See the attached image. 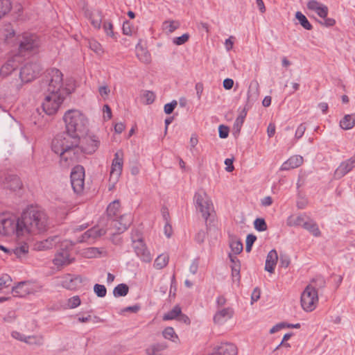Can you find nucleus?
<instances>
[{
    "label": "nucleus",
    "mask_w": 355,
    "mask_h": 355,
    "mask_svg": "<svg viewBox=\"0 0 355 355\" xmlns=\"http://www.w3.org/2000/svg\"><path fill=\"white\" fill-rule=\"evenodd\" d=\"M234 314L232 308L227 307L218 310L214 316V322L216 324H222L227 319H230Z\"/></svg>",
    "instance_id": "nucleus-23"
},
{
    "label": "nucleus",
    "mask_w": 355,
    "mask_h": 355,
    "mask_svg": "<svg viewBox=\"0 0 355 355\" xmlns=\"http://www.w3.org/2000/svg\"><path fill=\"white\" fill-rule=\"evenodd\" d=\"M12 292L14 296L24 297L29 292L25 282H20L17 286L12 287Z\"/></svg>",
    "instance_id": "nucleus-32"
},
{
    "label": "nucleus",
    "mask_w": 355,
    "mask_h": 355,
    "mask_svg": "<svg viewBox=\"0 0 355 355\" xmlns=\"http://www.w3.org/2000/svg\"><path fill=\"white\" fill-rule=\"evenodd\" d=\"M123 33L126 35H131L132 33V26L128 21H125L122 27Z\"/></svg>",
    "instance_id": "nucleus-57"
},
{
    "label": "nucleus",
    "mask_w": 355,
    "mask_h": 355,
    "mask_svg": "<svg viewBox=\"0 0 355 355\" xmlns=\"http://www.w3.org/2000/svg\"><path fill=\"white\" fill-rule=\"evenodd\" d=\"M301 306L306 312L313 311L318 302V291L312 285H308L301 295Z\"/></svg>",
    "instance_id": "nucleus-9"
},
{
    "label": "nucleus",
    "mask_w": 355,
    "mask_h": 355,
    "mask_svg": "<svg viewBox=\"0 0 355 355\" xmlns=\"http://www.w3.org/2000/svg\"><path fill=\"white\" fill-rule=\"evenodd\" d=\"M142 98L144 100L145 104L150 105L155 101V94L151 91L145 90L142 94Z\"/></svg>",
    "instance_id": "nucleus-45"
},
{
    "label": "nucleus",
    "mask_w": 355,
    "mask_h": 355,
    "mask_svg": "<svg viewBox=\"0 0 355 355\" xmlns=\"http://www.w3.org/2000/svg\"><path fill=\"white\" fill-rule=\"evenodd\" d=\"M246 115H247V109L245 107H244L243 109V110L241 112L239 116L236 118V119L234 123V126H233V130L234 131V134H237V135L239 134L241 128L243 125V123L244 122V119H245Z\"/></svg>",
    "instance_id": "nucleus-30"
},
{
    "label": "nucleus",
    "mask_w": 355,
    "mask_h": 355,
    "mask_svg": "<svg viewBox=\"0 0 355 355\" xmlns=\"http://www.w3.org/2000/svg\"><path fill=\"white\" fill-rule=\"evenodd\" d=\"M189 33H184L180 37H176L173 39V42L174 44L180 46L185 44L189 39Z\"/></svg>",
    "instance_id": "nucleus-49"
},
{
    "label": "nucleus",
    "mask_w": 355,
    "mask_h": 355,
    "mask_svg": "<svg viewBox=\"0 0 355 355\" xmlns=\"http://www.w3.org/2000/svg\"><path fill=\"white\" fill-rule=\"evenodd\" d=\"M73 258H71L69 251L65 249H62L55 254L53 261L56 266L62 267L69 265L73 261Z\"/></svg>",
    "instance_id": "nucleus-20"
},
{
    "label": "nucleus",
    "mask_w": 355,
    "mask_h": 355,
    "mask_svg": "<svg viewBox=\"0 0 355 355\" xmlns=\"http://www.w3.org/2000/svg\"><path fill=\"white\" fill-rule=\"evenodd\" d=\"M302 227L311 232L314 236H320L321 232L320 231L318 225L313 220H309L303 223Z\"/></svg>",
    "instance_id": "nucleus-31"
},
{
    "label": "nucleus",
    "mask_w": 355,
    "mask_h": 355,
    "mask_svg": "<svg viewBox=\"0 0 355 355\" xmlns=\"http://www.w3.org/2000/svg\"><path fill=\"white\" fill-rule=\"evenodd\" d=\"M103 26L107 35L115 37V34L113 31V25L110 21H104Z\"/></svg>",
    "instance_id": "nucleus-51"
},
{
    "label": "nucleus",
    "mask_w": 355,
    "mask_h": 355,
    "mask_svg": "<svg viewBox=\"0 0 355 355\" xmlns=\"http://www.w3.org/2000/svg\"><path fill=\"white\" fill-rule=\"evenodd\" d=\"M206 237V232L203 230H200L195 236V240L198 243H202L204 242Z\"/></svg>",
    "instance_id": "nucleus-59"
},
{
    "label": "nucleus",
    "mask_w": 355,
    "mask_h": 355,
    "mask_svg": "<svg viewBox=\"0 0 355 355\" xmlns=\"http://www.w3.org/2000/svg\"><path fill=\"white\" fill-rule=\"evenodd\" d=\"M98 92H99V94H101V96L102 97L105 98V96H108V94L110 92V89H109V87L107 85H104V86H101L98 88Z\"/></svg>",
    "instance_id": "nucleus-64"
},
{
    "label": "nucleus",
    "mask_w": 355,
    "mask_h": 355,
    "mask_svg": "<svg viewBox=\"0 0 355 355\" xmlns=\"http://www.w3.org/2000/svg\"><path fill=\"white\" fill-rule=\"evenodd\" d=\"M290 264V259L285 254H280L279 265L282 268H287Z\"/></svg>",
    "instance_id": "nucleus-56"
},
{
    "label": "nucleus",
    "mask_w": 355,
    "mask_h": 355,
    "mask_svg": "<svg viewBox=\"0 0 355 355\" xmlns=\"http://www.w3.org/2000/svg\"><path fill=\"white\" fill-rule=\"evenodd\" d=\"M120 203L119 200H114L111 202L107 208V218H114L117 217L119 212Z\"/></svg>",
    "instance_id": "nucleus-29"
},
{
    "label": "nucleus",
    "mask_w": 355,
    "mask_h": 355,
    "mask_svg": "<svg viewBox=\"0 0 355 355\" xmlns=\"http://www.w3.org/2000/svg\"><path fill=\"white\" fill-rule=\"evenodd\" d=\"M2 184L4 188L11 191H17L22 187V183L19 177L15 175H6L2 180Z\"/></svg>",
    "instance_id": "nucleus-17"
},
{
    "label": "nucleus",
    "mask_w": 355,
    "mask_h": 355,
    "mask_svg": "<svg viewBox=\"0 0 355 355\" xmlns=\"http://www.w3.org/2000/svg\"><path fill=\"white\" fill-rule=\"evenodd\" d=\"M137 57L141 62L145 64H148L151 61L150 54L142 48L137 51Z\"/></svg>",
    "instance_id": "nucleus-44"
},
{
    "label": "nucleus",
    "mask_w": 355,
    "mask_h": 355,
    "mask_svg": "<svg viewBox=\"0 0 355 355\" xmlns=\"http://www.w3.org/2000/svg\"><path fill=\"white\" fill-rule=\"evenodd\" d=\"M257 240L256 236L254 234H248L246 237V246L245 250L249 252L251 251L252 246L254 241Z\"/></svg>",
    "instance_id": "nucleus-52"
},
{
    "label": "nucleus",
    "mask_w": 355,
    "mask_h": 355,
    "mask_svg": "<svg viewBox=\"0 0 355 355\" xmlns=\"http://www.w3.org/2000/svg\"><path fill=\"white\" fill-rule=\"evenodd\" d=\"M194 200L197 210L202 214V216L207 221L214 209L211 200L205 193H197L194 196Z\"/></svg>",
    "instance_id": "nucleus-10"
},
{
    "label": "nucleus",
    "mask_w": 355,
    "mask_h": 355,
    "mask_svg": "<svg viewBox=\"0 0 355 355\" xmlns=\"http://www.w3.org/2000/svg\"><path fill=\"white\" fill-rule=\"evenodd\" d=\"M69 94V91H63L60 94L47 93L42 105L43 111L48 115L55 114Z\"/></svg>",
    "instance_id": "nucleus-7"
},
{
    "label": "nucleus",
    "mask_w": 355,
    "mask_h": 355,
    "mask_svg": "<svg viewBox=\"0 0 355 355\" xmlns=\"http://www.w3.org/2000/svg\"><path fill=\"white\" fill-rule=\"evenodd\" d=\"M261 291L258 288H255L251 295V303L253 304L254 302H257L260 298Z\"/></svg>",
    "instance_id": "nucleus-62"
},
{
    "label": "nucleus",
    "mask_w": 355,
    "mask_h": 355,
    "mask_svg": "<svg viewBox=\"0 0 355 355\" xmlns=\"http://www.w3.org/2000/svg\"><path fill=\"white\" fill-rule=\"evenodd\" d=\"M254 228L259 232L267 230V224L263 218H258L254 222Z\"/></svg>",
    "instance_id": "nucleus-46"
},
{
    "label": "nucleus",
    "mask_w": 355,
    "mask_h": 355,
    "mask_svg": "<svg viewBox=\"0 0 355 355\" xmlns=\"http://www.w3.org/2000/svg\"><path fill=\"white\" fill-rule=\"evenodd\" d=\"M296 19L299 21L301 26L306 30H311L313 28L312 25L310 24L307 18L301 12H297L295 14Z\"/></svg>",
    "instance_id": "nucleus-40"
},
{
    "label": "nucleus",
    "mask_w": 355,
    "mask_h": 355,
    "mask_svg": "<svg viewBox=\"0 0 355 355\" xmlns=\"http://www.w3.org/2000/svg\"><path fill=\"white\" fill-rule=\"evenodd\" d=\"M70 178L73 191L76 193H80L83 191L85 185V169L83 166L80 165L74 166L71 172Z\"/></svg>",
    "instance_id": "nucleus-12"
},
{
    "label": "nucleus",
    "mask_w": 355,
    "mask_h": 355,
    "mask_svg": "<svg viewBox=\"0 0 355 355\" xmlns=\"http://www.w3.org/2000/svg\"><path fill=\"white\" fill-rule=\"evenodd\" d=\"M80 144V136L67 132L57 135L53 139L51 150L60 155L62 167L68 168L78 160L81 154Z\"/></svg>",
    "instance_id": "nucleus-1"
},
{
    "label": "nucleus",
    "mask_w": 355,
    "mask_h": 355,
    "mask_svg": "<svg viewBox=\"0 0 355 355\" xmlns=\"http://www.w3.org/2000/svg\"><path fill=\"white\" fill-rule=\"evenodd\" d=\"M17 44L19 55L21 57L36 53L41 42L35 34L24 33L17 37Z\"/></svg>",
    "instance_id": "nucleus-6"
},
{
    "label": "nucleus",
    "mask_w": 355,
    "mask_h": 355,
    "mask_svg": "<svg viewBox=\"0 0 355 355\" xmlns=\"http://www.w3.org/2000/svg\"><path fill=\"white\" fill-rule=\"evenodd\" d=\"M230 246L235 255L240 254L243 250L242 242L235 237L231 239Z\"/></svg>",
    "instance_id": "nucleus-42"
},
{
    "label": "nucleus",
    "mask_w": 355,
    "mask_h": 355,
    "mask_svg": "<svg viewBox=\"0 0 355 355\" xmlns=\"http://www.w3.org/2000/svg\"><path fill=\"white\" fill-rule=\"evenodd\" d=\"M66 125V132L71 135L80 136L85 132L87 120L85 116L78 110H69L63 116Z\"/></svg>",
    "instance_id": "nucleus-3"
},
{
    "label": "nucleus",
    "mask_w": 355,
    "mask_h": 355,
    "mask_svg": "<svg viewBox=\"0 0 355 355\" xmlns=\"http://www.w3.org/2000/svg\"><path fill=\"white\" fill-rule=\"evenodd\" d=\"M303 163V157L300 155H294L284 162L280 169L282 171H288L300 166Z\"/></svg>",
    "instance_id": "nucleus-25"
},
{
    "label": "nucleus",
    "mask_w": 355,
    "mask_h": 355,
    "mask_svg": "<svg viewBox=\"0 0 355 355\" xmlns=\"http://www.w3.org/2000/svg\"><path fill=\"white\" fill-rule=\"evenodd\" d=\"M237 355L238 349L236 346L232 343H221L220 345L214 348V352L211 355Z\"/></svg>",
    "instance_id": "nucleus-18"
},
{
    "label": "nucleus",
    "mask_w": 355,
    "mask_h": 355,
    "mask_svg": "<svg viewBox=\"0 0 355 355\" xmlns=\"http://www.w3.org/2000/svg\"><path fill=\"white\" fill-rule=\"evenodd\" d=\"M87 146L85 147H80L81 153L83 152L86 153L87 154L93 153L96 150L100 144L99 140L96 136H89L88 137L85 138Z\"/></svg>",
    "instance_id": "nucleus-24"
},
{
    "label": "nucleus",
    "mask_w": 355,
    "mask_h": 355,
    "mask_svg": "<svg viewBox=\"0 0 355 355\" xmlns=\"http://www.w3.org/2000/svg\"><path fill=\"white\" fill-rule=\"evenodd\" d=\"M62 85L63 74L59 69L52 68L46 71L41 88L47 93L60 94L63 91H68L67 88L62 87Z\"/></svg>",
    "instance_id": "nucleus-5"
},
{
    "label": "nucleus",
    "mask_w": 355,
    "mask_h": 355,
    "mask_svg": "<svg viewBox=\"0 0 355 355\" xmlns=\"http://www.w3.org/2000/svg\"><path fill=\"white\" fill-rule=\"evenodd\" d=\"M178 105V102L175 100L172 101L169 103L165 104L164 107V111L166 114H171Z\"/></svg>",
    "instance_id": "nucleus-53"
},
{
    "label": "nucleus",
    "mask_w": 355,
    "mask_h": 355,
    "mask_svg": "<svg viewBox=\"0 0 355 355\" xmlns=\"http://www.w3.org/2000/svg\"><path fill=\"white\" fill-rule=\"evenodd\" d=\"M59 242L60 239L58 236H50L46 239L34 243L33 249L37 251L47 250L53 248Z\"/></svg>",
    "instance_id": "nucleus-16"
},
{
    "label": "nucleus",
    "mask_w": 355,
    "mask_h": 355,
    "mask_svg": "<svg viewBox=\"0 0 355 355\" xmlns=\"http://www.w3.org/2000/svg\"><path fill=\"white\" fill-rule=\"evenodd\" d=\"M278 260L277 252L275 250H270L266 257L265 270L270 273L274 272Z\"/></svg>",
    "instance_id": "nucleus-26"
},
{
    "label": "nucleus",
    "mask_w": 355,
    "mask_h": 355,
    "mask_svg": "<svg viewBox=\"0 0 355 355\" xmlns=\"http://www.w3.org/2000/svg\"><path fill=\"white\" fill-rule=\"evenodd\" d=\"M162 336L165 339L171 340L173 343H178L180 341L178 336L175 332V330L171 327H166L162 331Z\"/></svg>",
    "instance_id": "nucleus-33"
},
{
    "label": "nucleus",
    "mask_w": 355,
    "mask_h": 355,
    "mask_svg": "<svg viewBox=\"0 0 355 355\" xmlns=\"http://www.w3.org/2000/svg\"><path fill=\"white\" fill-rule=\"evenodd\" d=\"M355 167V158L354 157L343 162L334 172L335 179H340Z\"/></svg>",
    "instance_id": "nucleus-15"
},
{
    "label": "nucleus",
    "mask_w": 355,
    "mask_h": 355,
    "mask_svg": "<svg viewBox=\"0 0 355 355\" xmlns=\"http://www.w3.org/2000/svg\"><path fill=\"white\" fill-rule=\"evenodd\" d=\"M108 232L107 228L99 227V226H94L88 230L89 236H91L92 240L101 237Z\"/></svg>",
    "instance_id": "nucleus-36"
},
{
    "label": "nucleus",
    "mask_w": 355,
    "mask_h": 355,
    "mask_svg": "<svg viewBox=\"0 0 355 355\" xmlns=\"http://www.w3.org/2000/svg\"><path fill=\"white\" fill-rule=\"evenodd\" d=\"M25 343L30 345L41 346L44 344V337L41 335L28 336Z\"/></svg>",
    "instance_id": "nucleus-38"
},
{
    "label": "nucleus",
    "mask_w": 355,
    "mask_h": 355,
    "mask_svg": "<svg viewBox=\"0 0 355 355\" xmlns=\"http://www.w3.org/2000/svg\"><path fill=\"white\" fill-rule=\"evenodd\" d=\"M12 8L10 0H0V19L8 14Z\"/></svg>",
    "instance_id": "nucleus-43"
},
{
    "label": "nucleus",
    "mask_w": 355,
    "mask_h": 355,
    "mask_svg": "<svg viewBox=\"0 0 355 355\" xmlns=\"http://www.w3.org/2000/svg\"><path fill=\"white\" fill-rule=\"evenodd\" d=\"M355 125V112L351 114H346L340 121V126L343 130H350Z\"/></svg>",
    "instance_id": "nucleus-27"
},
{
    "label": "nucleus",
    "mask_w": 355,
    "mask_h": 355,
    "mask_svg": "<svg viewBox=\"0 0 355 355\" xmlns=\"http://www.w3.org/2000/svg\"><path fill=\"white\" fill-rule=\"evenodd\" d=\"M169 257L167 254H162L159 255L154 262V267L157 269L160 270L164 268L168 263Z\"/></svg>",
    "instance_id": "nucleus-37"
},
{
    "label": "nucleus",
    "mask_w": 355,
    "mask_h": 355,
    "mask_svg": "<svg viewBox=\"0 0 355 355\" xmlns=\"http://www.w3.org/2000/svg\"><path fill=\"white\" fill-rule=\"evenodd\" d=\"M168 347L166 343H154L146 347L145 353L146 355H165Z\"/></svg>",
    "instance_id": "nucleus-21"
},
{
    "label": "nucleus",
    "mask_w": 355,
    "mask_h": 355,
    "mask_svg": "<svg viewBox=\"0 0 355 355\" xmlns=\"http://www.w3.org/2000/svg\"><path fill=\"white\" fill-rule=\"evenodd\" d=\"M89 46L97 54H101L103 52L101 44L96 40L89 41Z\"/></svg>",
    "instance_id": "nucleus-50"
},
{
    "label": "nucleus",
    "mask_w": 355,
    "mask_h": 355,
    "mask_svg": "<svg viewBox=\"0 0 355 355\" xmlns=\"http://www.w3.org/2000/svg\"><path fill=\"white\" fill-rule=\"evenodd\" d=\"M132 223L130 214H124L114 218H107L106 225L112 235L119 234L125 231Z\"/></svg>",
    "instance_id": "nucleus-8"
},
{
    "label": "nucleus",
    "mask_w": 355,
    "mask_h": 355,
    "mask_svg": "<svg viewBox=\"0 0 355 355\" xmlns=\"http://www.w3.org/2000/svg\"><path fill=\"white\" fill-rule=\"evenodd\" d=\"M305 130H306V126L304 125V124L301 123L297 127V128L295 131V138L297 139L301 138L304 135Z\"/></svg>",
    "instance_id": "nucleus-58"
},
{
    "label": "nucleus",
    "mask_w": 355,
    "mask_h": 355,
    "mask_svg": "<svg viewBox=\"0 0 355 355\" xmlns=\"http://www.w3.org/2000/svg\"><path fill=\"white\" fill-rule=\"evenodd\" d=\"M42 70L41 65L37 62L26 64L20 70L19 78L21 83H29L35 79Z\"/></svg>",
    "instance_id": "nucleus-11"
},
{
    "label": "nucleus",
    "mask_w": 355,
    "mask_h": 355,
    "mask_svg": "<svg viewBox=\"0 0 355 355\" xmlns=\"http://www.w3.org/2000/svg\"><path fill=\"white\" fill-rule=\"evenodd\" d=\"M21 217L24 236L41 234L49 228V218L40 207L30 206L21 213Z\"/></svg>",
    "instance_id": "nucleus-2"
},
{
    "label": "nucleus",
    "mask_w": 355,
    "mask_h": 355,
    "mask_svg": "<svg viewBox=\"0 0 355 355\" xmlns=\"http://www.w3.org/2000/svg\"><path fill=\"white\" fill-rule=\"evenodd\" d=\"M80 304V299L78 296H73L69 299L68 306L71 308H76Z\"/></svg>",
    "instance_id": "nucleus-55"
},
{
    "label": "nucleus",
    "mask_w": 355,
    "mask_h": 355,
    "mask_svg": "<svg viewBox=\"0 0 355 355\" xmlns=\"http://www.w3.org/2000/svg\"><path fill=\"white\" fill-rule=\"evenodd\" d=\"M133 248L137 256L144 262L149 263L152 260V256L146 244L141 239L133 241Z\"/></svg>",
    "instance_id": "nucleus-13"
},
{
    "label": "nucleus",
    "mask_w": 355,
    "mask_h": 355,
    "mask_svg": "<svg viewBox=\"0 0 355 355\" xmlns=\"http://www.w3.org/2000/svg\"><path fill=\"white\" fill-rule=\"evenodd\" d=\"M129 291L128 286L125 284H120L117 285L113 290V294L115 297L125 296Z\"/></svg>",
    "instance_id": "nucleus-41"
},
{
    "label": "nucleus",
    "mask_w": 355,
    "mask_h": 355,
    "mask_svg": "<svg viewBox=\"0 0 355 355\" xmlns=\"http://www.w3.org/2000/svg\"><path fill=\"white\" fill-rule=\"evenodd\" d=\"M123 168V164L120 162H112L110 174V181L114 183L116 182L120 177Z\"/></svg>",
    "instance_id": "nucleus-28"
},
{
    "label": "nucleus",
    "mask_w": 355,
    "mask_h": 355,
    "mask_svg": "<svg viewBox=\"0 0 355 355\" xmlns=\"http://www.w3.org/2000/svg\"><path fill=\"white\" fill-rule=\"evenodd\" d=\"M180 26V23L175 20H166L162 23V29L172 33Z\"/></svg>",
    "instance_id": "nucleus-35"
},
{
    "label": "nucleus",
    "mask_w": 355,
    "mask_h": 355,
    "mask_svg": "<svg viewBox=\"0 0 355 355\" xmlns=\"http://www.w3.org/2000/svg\"><path fill=\"white\" fill-rule=\"evenodd\" d=\"M307 8L314 11L320 17H325L328 15V8L325 5L321 4L316 0H310L307 3Z\"/></svg>",
    "instance_id": "nucleus-22"
},
{
    "label": "nucleus",
    "mask_w": 355,
    "mask_h": 355,
    "mask_svg": "<svg viewBox=\"0 0 355 355\" xmlns=\"http://www.w3.org/2000/svg\"><path fill=\"white\" fill-rule=\"evenodd\" d=\"M180 313L181 308L178 305H176L173 309L163 315V320H177Z\"/></svg>",
    "instance_id": "nucleus-39"
},
{
    "label": "nucleus",
    "mask_w": 355,
    "mask_h": 355,
    "mask_svg": "<svg viewBox=\"0 0 355 355\" xmlns=\"http://www.w3.org/2000/svg\"><path fill=\"white\" fill-rule=\"evenodd\" d=\"M12 283V279L8 275H3L0 277V290H3L6 288L10 286Z\"/></svg>",
    "instance_id": "nucleus-47"
},
{
    "label": "nucleus",
    "mask_w": 355,
    "mask_h": 355,
    "mask_svg": "<svg viewBox=\"0 0 355 355\" xmlns=\"http://www.w3.org/2000/svg\"><path fill=\"white\" fill-rule=\"evenodd\" d=\"M28 245L27 243H24L17 246L12 250L14 254L19 259L24 258L27 256L28 252Z\"/></svg>",
    "instance_id": "nucleus-34"
},
{
    "label": "nucleus",
    "mask_w": 355,
    "mask_h": 355,
    "mask_svg": "<svg viewBox=\"0 0 355 355\" xmlns=\"http://www.w3.org/2000/svg\"><path fill=\"white\" fill-rule=\"evenodd\" d=\"M232 268V275L233 278H236L238 280L240 279V270L241 266L238 264L236 266H231Z\"/></svg>",
    "instance_id": "nucleus-60"
},
{
    "label": "nucleus",
    "mask_w": 355,
    "mask_h": 355,
    "mask_svg": "<svg viewBox=\"0 0 355 355\" xmlns=\"http://www.w3.org/2000/svg\"><path fill=\"white\" fill-rule=\"evenodd\" d=\"M94 291L99 297H103L106 295L107 289L104 285L96 284L94 286Z\"/></svg>",
    "instance_id": "nucleus-48"
},
{
    "label": "nucleus",
    "mask_w": 355,
    "mask_h": 355,
    "mask_svg": "<svg viewBox=\"0 0 355 355\" xmlns=\"http://www.w3.org/2000/svg\"><path fill=\"white\" fill-rule=\"evenodd\" d=\"M21 60L18 55H15L8 59L7 62L0 69V75L6 77L15 71L20 65Z\"/></svg>",
    "instance_id": "nucleus-14"
},
{
    "label": "nucleus",
    "mask_w": 355,
    "mask_h": 355,
    "mask_svg": "<svg viewBox=\"0 0 355 355\" xmlns=\"http://www.w3.org/2000/svg\"><path fill=\"white\" fill-rule=\"evenodd\" d=\"M322 18L324 19V21H320V23L326 27L333 26L336 24V21L333 18H328L327 16Z\"/></svg>",
    "instance_id": "nucleus-61"
},
{
    "label": "nucleus",
    "mask_w": 355,
    "mask_h": 355,
    "mask_svg": "<svg viewBox=\"0 0 355 355\" xmlns=\"http://www.w3.org/2000/svg\"><path fill=\"white\" fill-rule=\"evenodd\" d=\"M85 15L89 19L92 25L97 29H99L102 23V12L98 10H89L87 8H83Z\"/></svg>",
    "instance_id": "nucleus-19"
},
{
    "label": "nucleus",
    "mask_w": 355,
    "mask_h": 355,
    "mask_svg": "<svg viewBox=\"0 0 355 355\" xmlns=\"http://www.w3.org/2000/svg\"><path fill=\"white\" fill-rule=\"evenodd\" d=\"M12 337L18 340H20V341H22V342H24L26 341V337L25 335L21 334L20 332H18V331H12Z\"/></svg>",
    "instance_id": "nucleus-63"
},
{
    "label": "nucleus",
    "mask_w": 355,
    "mask_h": 355,
    "mask_svg": "<svg viewBox=\"0 0 355 355\" xmlns=\"http://www.w3.org/2000/svg\"><path fill=\"white\" fill-rule=\"evenodd\" d=\"M21 217L9 214H0V234L6 236H23Z\"/></svg>",
    "instance_id": "nucleus-4"
},
{
    "label": "nucleus",
    "mask_w": 355,
    "mask_h": 355,
    "mask_svg": "<svg viewBox=\"0 0 355 355\" xmlns=\"http://www.w3.org/2000/svg\"><path fill=\"white\" fill-rule=\"evenodd\" d=\"M229 128L224 125H220L218 128L219 137L221 139H225L229 135Z\"/></svg>",
    "instance_id": "nucleus-54"
}]
</instances>
